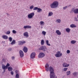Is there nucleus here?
Returning a JSON list of instances; mask_svg holds the SVG:
<instances>
[{"label": "nucleus", "mask_w": 78, "mask_h": 78, "mask_svg": "<svg viewBox=\"0 0 78 78\" xmlns=\"http://www.w3.org/2000/svg\"><path fill=\"white\" fill-rule=\"evenodd\" d=\"M34 16V13L32 12L30 13L28 15V17L29 19H32L33 16Z\"/></svg>", "instance_id": "obj_5"}, {"label": "nucleus", "mask_w": 78, "mask_h": 78, "mask_svg": "<svg viewBox=\"0 0 78 78\" xmlns=\"http://www.w3.org/2000/svg\"><path fill=\"white\" fill-rule=\"evenodd\" d=\"M7 69H8V71H9V72L12 71L13 69L12 68V67L11 66H9V67H8V68H7Z\"/></svg>", "instance_id": "obj_19"}, {"label": "nucleus", "mask_w": 78, "mask_h": 78, "mask_svg": "<svg viewBox=\"0 0 78 78\" xmlns=\"http://www.w3.org/2000/svg\"><path fill=\"white\" fill-rule=\"evenodd\" d=\"M53 15V12H50L48 13V17L51 16Z\"/></svg>", "instance_id": "obj_28"}, {"label": "nucleus", "mask_w": 78, "mask_h": 78, "mask_svg": "<svg viewBox=\"0 0 78 78\" xmlns=\"http://www.w3.org/2000/svg\"><path fill=\"white\" fill-rule=\"evenodd\" d=\"M46 33H47V32H46L44 31H42V34L43 35H44V36H45V35H46Z\"/></svg>", "instance_id": "obj_29"}, {"label": "nucleus", "mask_w": 78, "mask_h": 78, "mask_svg": "<svg viewBox=\"0 0 78 78\" xmlns=\"http://www.w3.org/2000/svg\"><path fill=\"white\" fill-rule=\"evenodd\" d=\"M10 33H11V32H10V31H7L6 32V34L7 35H9L10 34Z\"/></svg>", "instance_id": "obj_36"}, {"label": "nucleus", "mask_w": 78, "mask_h": 78, "mask_svg": "<svg viewBox=\"0 0 78 78\" xmlns=\"http://www.w3.org/2000/svg\"><path fill=\"white\" fill-rule=\"evenodd\" d=\"M63 67H67L70 66L69 64H67L66 63H63L62 64Z\"/></svg>", "instance_id": "obj_11"}, {"label": "nucleus", "mask_w": 78, "mask_h": 78, "mask_svg": "<svg viewBox=\"0 0 78 78\" xmlns=\"http://www.w3.org/2000/svg\"><path fill=\"white\" fill-rule=\"evenodd\" d=\"M70 71H68L66 72V75L67 76H69V75H70Z\"/></svg>", "instance_id": "obj_32"}, {"label": "nucleus", "mask_w": 78, "mask_h": 78, "mask_svg": "<svg viewBox=\"0 0 78 78\" xmlns=\"http://www.w3.org/2000/svg\"><path fill=\"white\" fill-rule=\"evenodd\" d=\"M74 12V9L72 8V10L70 11V13H73V12Z\"/></svg>", "instance_id": "obj_35"}, {"label": "nucleus", "mask_w": 78, "mask_h": 78, "mask_svg": "<svg viewBox=\"0 0 78 78\" xmlns=\"http://www.w3.org/2000/svg\"><path fill=\"white\" fill-rule=\"evenodd\" d=\"M6 66L7 67V68L8 69V67H9V66H10V64L9 63H7Z\"/></svg>", "instance_id": "obj_39"}, {"label": "nucleus", "mask_w": 78, "mask_h": 78, "mask_svg": "<svg viewBox=\"0 0 78 78\" xmlns=\"http://www.w3.org/2000/svg\"><path fill=\"white\" fill-rule=\"evenodd\" d=\"M16 78H19V75L18 74H17L16 75Z\"/></svg>", "instance_id": "obj_41"}, {"label": "nucleus", "mask_w": 78, "mask_h": 78, "mask_svg": "<svg viewBox=\"0 0 78 78\" xmlns=\"http://www.w3.org/2000/svg\"><path fill=\"white\" fill-rule=\"evenodd\" d=\"M42 9L40 8H38V9L37 10V12H42Z\"/></svg>", "instance_id": "obj_26"}, {"label": "nucleus", "mask_w": 78, "mask_h": 78, "mask_svg": "<svg viewBox=\"0 0 78 78\" xmlns=\"http://www.w3.org/2000/svg\"><path fill=\"white\" fill-rule=\"evenodd\" d=\"M23 36L27 37H28L29 36V35H28V33L27 32H25L23 33Z\"/></svg>", "instance_id": "obj_15"}, {"label": "nucleus", "mask_w": 78, "mask_h": 78, "mask_svg": "<svg viewBox=\"0 0 78 78\" xmlns=\"http://www.w3.org/2000/svg\"><path fill=\"white\" fill-rule=\"evenodd\" d=\"M45 70L46 71L48 72L49 70L50 72V78H57V76H55V73H54V69L51 66L49 67V65L46 64L45 66Z\"/></svg>", "instance_id": "obj_1"}, {"label": "nucleus", "mask_w": 78, "mask_h": 78, "mask_svg": "<svg viewBox=\"0 0 78 78\" xmlns=\"http://www.w3.org/2000/svg\"><path fill=\"white\" fill-rule=\"evenodd\" d=\"M63 70L64 72H66V71H67V68H64L63 69Z\"/></svg>", "instance_id": "obj_44"}, {"label": "nucleus", "mask_w": 78, "mask_h": 78, "mask_svg": "<svg viewBox=\"0 0 78 78\" xmlns=\"http://www.w3.org/2000/svg\"><path fill=\"white\" fill-rule=\"evenodd\" d=\"M2 69L4 70V71L5 72V70L8 69L6 66H5V65L2 64Z\"/></svg>", "instance_id": "obj_10"}, {"label": "nucleus", "mask_w": 78, "mask_h": 78, "mask_svg": "<svg viewBox=\"0 0 78 78\" xmlns=\"http://www.w3.org/2000/svg\"><path fill=\"white\" fill-rule=\"evenodd\" d=\"M16 73H17V70H16Z\"/></svg>", "instance_id": "obj_49"}, {"label": "nucleus", "mask_w": 78, "mask_h": 78, "mask_svg": "<svg viewBox=\"0 0 78 78\" xmlns=\"http://www.w3.org/2000/svg\"><path fill=\"white\" fill-rule=\"evenodd\" d=\"M33 8H34V5H33L30 6L29 7V9H33Z\"/></svg>", "instance_id": "obj_34"}, {"label": "nucleus", "mask_w": 78, "mask_h": 78, "mask_svg": "<svg viewBox=\"0 0 78 78\" xmlns=\"http://www.w3.org/2000/svg\"><path fill=\"white\" fill-rule=\"evenodd\" d=\"M11 58H12V60H14V59H15V57L14 56H12V57Z\"/></svg>", "instance_id": "obj_45"}, {"label": "nucleus", "mask_w": 78, "mask_h": 78, "mask_svg": "<svg viewBox=\"0 0 78 78\" xmlns=\"http://www.w3.org/2000/svg\"><path fill=\"white\" fill-rule=\"evenodd\" d=\"M46 44L48 46H50L51 45V44H49V41H48V40H46Z\"/></svg>", "instance_id": "obj_24"}, {"label": "nucleus", "mask_w": 78, "mask_h": 78, "mask_svg": "<svg viewBox=\"0 0 78 78\" xmlns=\"http://www.w3.org/2000/svg\"><path fill=\"white\" fill-rule=\"evenodd\" d=\"M6 61V59L5 58H3L2 60V63H5Z\"/></svg>", "instance_id": "obj_25"}, {"label": "nucleus", "mask_w": 78, "mask_h": 78, "mask_svg": "<svg viewBox=\"0 0 78 78\" xmlns=\"http://www.w3.org/2000/svg\"><path fill=\"white\" fill-rule=\"evenodd\" d=\"M59 6V2L57 1H54L50 5L51 8L53 9H55V8H57Z\"/></svg>", "instance_id": "obj_2"}, {"label": "nucleus", "mask_w": 78, "mask_h": 78, "mask_svg": "<svg viewBox=\"0 0 78 78\" xmlns=\"http://www.w3.org/2000/svg\"><path fill=\"white\" fill-rule=\"evenodd\" d=\"M15 44H16V40H14L12 41L11 43V44L12 45H14Z\"/></svg>", "instance_id": "obj_31"}, {"label": "nucleus", "mask_w": 78, "mask_h": 78, "mask_svg": "<svg viewBox=\"0 0 78 78\" xmlns=\"http://www.w3.org/2000/svg\"><path fill=\"white\" fill-rule=\"evenodd\" d=\"M74 21H76V22L78 21V18H77V17H74Z\"/></svg>", "instance_id": "obj_38"}, {"label": "nucleus", "mask_w": 78, "mask_h": 78, "mask_svg": "<svg viewBox=\"0 0 78 78\" xmlns=\"http://www.w3.org/2000/svg\"><path fill=\"white\" fill-rule=\"evenodd\" d=\"M76 41L75 40H72L71 41V44H75L76 43Z\"/></svg>", "instance_id": "obj_23"}, {"label": "nucleus", "mask_w": 78, "mask_h": 78, "mask_svg": "<svg viewBox=\"0 0 78 78\" xmlns=\"http://www.w3.org/2000/svg\"><path fill=\"white\" fill-rule=\"evenodd\" d=\"M40 23L41 26L44 25V22L43 21H41L40 22Z\"/></svg>", "instance_id": "obj_27"}, {"label": "nucleus", "mask_w": 78, "mask_h": 78, "mask_svg": "<svg viewBox=\"0 0 78 78\" xmlns=\"http://www.w3.org/2000/svg\"><path fill=\"white\" fill-rule=\"evenodd\" d=\"M55 33L58 36H60V35H61V32L59 30H57L55 31Z\"/></svg>", "instance_id": "obj_14"}, {"label": "nucleus", "mask_w": 78, "mask_h": 78, "mask_svg": "<svg viewBox=\"0 0 78 78\" xmlns=\"http://www.w3.org/2000/svg\"><path fill=\"white\" fill-rule=\"evenodd\" d=\"M66 53L67 54H69L70 53V51L69 50H67L66 51Z\"/></svg>", "instance_id": "obj_42"}, {"label": "nucleus", "mask_w": 78, "mask_h": 78, "mask_svg": "<svg viewBox=\"0 0 78 78\" xmlns=\"http://www.w3.org/2000/svg\"><path fill=\"white\" fill-rule=\"evenodd\" d=\"M62 55V54L61 53V51H58L56 52V54H55V56L56 58H59Z\"/></svg>", "instance_id": "obj_3"}, {"label": "nucleus", "mask_w": 78, "mask_h": 78, "mask_svg": "<svg viewBox=\"0 0 78 78\" xmlns=\"http://www.w3.org/2000/svg\"><path fill=\"white\" fill-rule=\"evenodd\" d=\"M61 20L59 19H58L56 20V23H61Z\"/></svg>", "instance_id": "obj_21"}, {"label": "nucleus", "mask_w": 78, "mask_h": 78, "mask_svg": "<svg viewBox=\"0 0 78 78\" xmlns=\"http://www.w3.org/2000/svg\"><path fill=\"white\" fill-rule=\"evenodd\" d=\"M45 56V54L44 53L41 52L38 55V57L39 58H43Z\"/></svg>", "instance_id": "obj_6"}, {"label": "nucleus", "mask_w": 78, "mask_h": 78, "mask_svg": "<svg viewBox=\"0 0 78 78\" xmlns=\"http://www.w3.org/2000/svg\"><path fill=\"white\" fill-rule=\"evenodd\" d=\"M23 28L24 29H30L31 28V26L29 25H26L24 26Z\"/></svg>", "instance_id": "obj_13"}, {"label": "nucleus", "mask_w": 78, "mask_h": 78, "mask_svg": "<svg viewBox=\"0 0 78 78\" xmlns=\"http://www.w3.org/2000/svg\"><path fill=\"white\" fill-rule=\"evenodd\" d=\"M38 9V7H35L33 8V10L34 11H36V10H37Z\"/></svg>", "instance_id": "obj_37"}, {"label": "nucleus", "mask_w": 78, "mask_h": 78, "mask_svg": "<svg viewBox=\"0 0 78 78\" xmlns=\"http://www.w3.org/2000/svg\"><path fill=\"white\" fill-rule=\"evenodd\" d=\"M12 33H13V34H16V31L15 30H13L12 31Z\"/></svg>", "instance_id": "obj_43"}, {"label": "nucleus", "mask_w": 78, "mask_h": 78, "mask_svg": "<svg viewBox=\"0 0 78 78\" xmlns=\"http://www.w3.org/2000/svg\"><path fill=\"white\" fill-rule=\"evenodd\" d=\"M78 73L77 72H74L73 73V74L74 76H77V75H78Z\"/></svg>", "instance_id": "obj_22"}, {"label": "nucleus", "mask_w": 78, "mask_h": 78, "mask_svg": "<svg viewBox=\"0 0 78 78\" xmlns=\"http://www.w3.org/2000/svg\"><path fill=\"white\" fill-rule=\"evenodd\" d=\"M18 43L19 45H23L24 44H25V43H26V42L24 41H19L18 42Z\"/></svg>", "instance_id": "obj_8"}, {"label": "nucleus", "mask_w": 78, "mask_h": 78, "mask_svg": "<svg viewBox=\"0 0 78 78\" xmlns=\"http://www.w3.org/2000/svg\"><path fill=\"white\" fill-rule=\"evenodd\" d=\"M9 40L10 42H12V38L11 37H9Z\"/></svg>", "instance_id": "obj_33"}, {"label": "nucleus", "mask_w": 78, "mask_h": 78, "mask_svg": "<svg viewBox=\"0 0 78 78\" xmlns=\"http://www.w3.org/2000/svg\"><path fill=\"white\" fill-rule=\"evenodd\" d=\"M11 74L12 75H14V72H13V71L11 72Z\"/></svg>", "instance_id": "obj_47"}, {"label": "nucleus", "mask_w": 78, "mask_h": 78, "mask_svg": "<svg viewBox=\"0 0 78 78\" xmlns=\"http://www.w3.org/2000/svg\"><path fill=\"white\" fill-rule=\"evenodd\" d=\"M44 40H42L41 41V45H44Z\"/></svg>", "instance_id": "obj_30"}, {"label": "nucleus", "mask_w": 78, "mask_h": 78, "mask_svg": "<svg viewBox=\"0 0 78 78\" xmlns=\"http://www.w3.org/2000/svg\"><path fill=\"white\" fill-rule=\"evenodd\" d=\"M67 8H68V6H66L65 7H63V9H64L65 10V9H67Z\"/></svg>", "instance_id": "obj_40"}, {"label": "nucleus", "mask_w": 78, "mask_h": 78, "mask_svg": "<svg viewBox=\"0 0 78 78\" xmlns=\"http://www.w3.org/2000/svg\"><path fill=\"white\" fill-rule=\"evenodd\" d=\"M8 50L9 51H11L12 50V48H9L8 49Z\"/></svg>", "instance_id": "obj_46"}, {"label": "nucleus", "mask_w": 78, "mask_h": 78, "mask_svg": "<svg viewBox=\"0 0 78 78\" xmlns=\"http://www.w3.org/2000/svg\"><path fill=\"white\" fill-rule=\"evenodd\" d=\"M39 50H43V51H47L48 49L47 47L45 46H43L39 48Z\"/></svg>", "instance_id": "obj_4"}, {"label": "nucleus", "mask_w": 78, "mask_h": 78, "mask_svg": "<svg viewBox=\"0 0 78 78\" xmlns=\"http://www.w3.org/2000/svg\"><path fill=\"white\" fill-rule=\"evenodd\" d=\"M2 42H3V43H4V42H5V41H2Z\"/></svg>", "instance_id": "obj_50"}, {"label": "nucleus", "mask_w": 78, "mask_h": 78, "mask_svg": "<svg viewBox=\"0 0 78 78\" xmlns=\"http://www.w3.org/2000/svg\"><path fill=\"white\" fill-rule=\"evenodd\" d=\"M19 53L20 55L21 58H23L24 56V53H23V51L22 50H20L19 51Z\"/></svg>", "instance_id": "obj_9"}, {"label": "nucleus", "mask_w": 78, "mask_h": 78, "mask_svg": "<svg viewBox=\"0 0 78 78\" xmlns=\"http://www.w3.org/2000/svg\"><path fill=\"white\" fill-rule=\"evenodd\" d=\"M74 14H78V9H76L74 10Z\"/></svg>", "instance_id": "obj_17"}, {"label": "nucleus", "mask_w": 78, "mask_h": 78, "mask_svg": "<svg viewBox=\"0 0 78 78\" xmlns=\"http://www.w3.org/2000/svg\"><path fill=\"white\" fill-rule=\"evenodd\" d=\"M36 55V53L35 52H33L30 55V58L31 59H34L35 58V56Z\"/></svg>", "instance_id": "obj_7"}, {"label": "nucleus", "mask_w": 78, "mask_h": 78, "mask_svg": "<svg viewBox=\"0 0 78 78\" xmlns=\"http://www.w3.org/2000/svg\"><path fill=\"white\" fill-rule=\"evenodd\" d=\"M66 31L67 33H69V32H70V31H71V29L69 28H66Z\"/></svg>", "instance_id": "obj_20"}, {"label": "nucleus", "mask_w": 78, "mask_h": 78, "mask_svg": "<svg viewBox=\"0 0 78 78\" xmlns=\"http://www.w3.org/2000/svg\"><path fill=\"white\" fill-rule=\"evenodd\" d=\"M23 50L25 53H27L28 51V49H27V48L26 47H24Z\"/></svg>", "instance_id": "obj_18"}, {"label": "nucleus", "mask_w": 78, "mask_h": 78, "mask_svg": "<svg viewBox=\"0 0 78 78\" xmlns=\"http://www.w3.org/2000/svg\"><path fill=\"white\" fill-rule=\"evenodd\" d=\"M6 14L7 16H9V14H8V13H7Z\"/></svg>", "instance_id": "obj_48"}, {"label": "nucleus", "mask_w": 78, "mask_h": 78, "mask_svg": "<svg viewBox=\"0 0 78 78\" xmlns=\"http://www.w3.org/2000/svg\"><path fill=\"white\" fill-rule=\"evenodd\" d=\"M2 38L5 40H7L8 39V37L6 35H4L2 36Z\"/></svg>", "instance_id": "obj_12"}, {"label": "nucleus", "mask_w": 78, "mask_h": 78, "mask_svg": "<svg viewBox=\"0 0 78 78\" xmlns=\"http://www.w3.org/2000/svg\"><path fill=\"white\" fill-rule=\"evenodd\" d=\"M70 27L73 28H76V26L75 25V24H72L70 25Z\"/></svg>", "instance_id": "obj_16"}]
</instances>
